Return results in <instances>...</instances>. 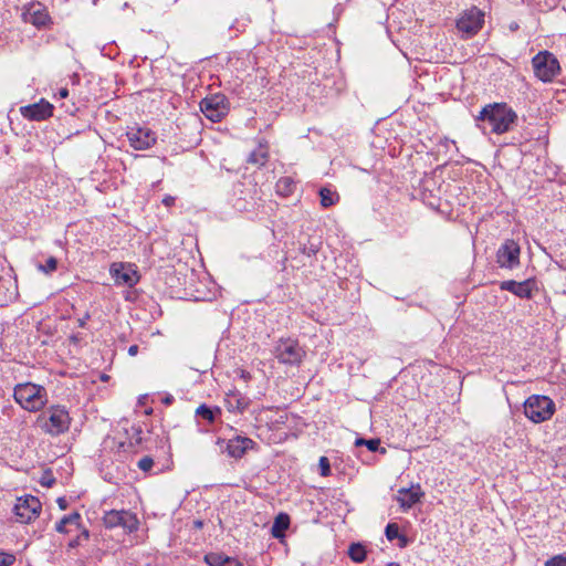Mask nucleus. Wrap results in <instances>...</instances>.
Here are the masks:
<instances>
[{"instance_id": "nucleus-44", "label": "nucleus", "mask_w": 566, "mask_h": 566, "mask_svg": "<svg viewBox=\"0 0 566 566\" xmlns=\"http://www.w3.org/2000/svg\"><path fill=\"white\" fill-rule=\"evenodd\" d=\"M53 482H54V480L49 476H42V479H41V484L46 488H50L53 484Z\"/></svg>"}, {"instance_id": "nucleus-42", "label": "nucleus", "mask_w": 566, "mask_h": 566, "mask_svg": "<svg viewBox=\"0 0 566 566\" xmlns=\"http://www.w3.org/2000/svg\"><path fill=\"white\" fill-rule=\"evenodd\" d=\"M161 202H163V205H164L165 207L170 208V207H172V206L175 205V202H176V198H175L174 196L166 195V196L163 198Z\"/></svg>"}, {"instance_id": "nucleus-4", "label": "nucleus", "mask_w": 566, "mask_h": 566, "mask_svg": "<svg viewBox=\"0 0 566 566\" xmlns=\"http://www.w3.org/2000/svg\"><path fill=\"white\" fill-rule=\"evenodd\" d=\"M535 76L544 82H552L560 72L557 57L549 51H541L532 59Z\"/></svg>"}, {"instance_id": "nucleus-24", "label": "nucleus", "mask_w": 566, "mask_h": 566, "mask_svg": "<svg viewBox=\"0 0 566 566\" xmlns=\"http://www.w3.org/2000/svg\"><path fill=\"white\" fill-rule=\"evenodd\" d=\"M321 206L324 208H329L335 206L339 201L338 192L331 187H322L318 191Z\"/></svg>"}, {"instance_id": "nucleus-36", "label": "nucleus", "mask_w": 566, "mask_h": 566, "mask_svg": "<svg viewBox=\"0 0 566 566\" xmlns=\"http://www.w3.org/2000/svg\"><path fill=\"white\" fill-rule=\"evenodd\" d=\"M275 412L277 415V418L269 420V422L266 424H273V426L284 424L287 421V416H286L285 410H281L277 408L275 410Z\"/></svg>"}, {"instance_id": "nucleus-51", "label": "nucleus", "mask_w": 566, "mask_h": 566, "mask_svg": "<svg viewBox=\"0 0 566 566\" xmlns=\"http://www.w3.org/2000/svg\"><path fill=\"white\" fill-rule=\"evenodd\" d=\"M132 294H133L132 292H127L126 295H125V300L126 301H132L133 300Z\"/></svg>"}, {"instance_id": "nucleus-25", "label": "nucleus", "mask_w": 566, "mask_h": 566, "mask_svg": "<svg viewBox=\"0 0 566 566\" xmlns=\"http://www.w3.org/2000/svg\"><path fill=\"white\" fill-rule=\"evenodd\" d=\"M289 525H290V517L287 514H279L275 520H274V523L272 525V535L273 537L275 538H281L284 536V533L285 531L289 528Z\"/></svg>"}, {"instance_id": "nucleus-16", "label": "nucleus", "mask_w": 566, "mask_h": 566, "mask_svg": "<svg viewBox=\"0 0 566 566\" xmlns=\"http://www.w3.org/2000/svg\"><path fill=\"white\" fill-rule=\"evenodd\" d=\"M20 113L24 118L30 120H44L52 116L53 105L42 98L38 103L22 106Z\"/></svg>"}, {"instance_id": "nucleus-13", "label": "nucleus", "mask_w": 566, "mask_h": 566, "mask_svg": "<svg viewBox=\"0 0 566 566\" xmlns=\"http://www.w3.org/2000/svg\"><path fill=\"white\" fill-rule=\"evenodd\" d=\"M126 135L130 146L137 150L148 149L157 140L156 133L146 127L130 128Z\"/></svg>"}, {"instance_id": "nucleus-21", "label": "nucleus", "mask_w": 566, "mask_h": 566, "mask_svg": "<svg viewBox=\"0 0 566 566\" xmlns=\"http://www.w3.org/2000/svg\"><path fill=\"white\" fill-rule=\"evenodd\" d=\"M297 184H298V181H296L291 176L281 177L276 181L275 191H276L277 196H280L282 198L291 197L295 192V190L297 188Z\"/></svg>"}, {"instance_id": "nucleus-23", "label": "nucleus", "mask_w": 566, "mask_h": 566, "mask_svg": "<svg viewBox=\"0 0 566 566\" xmlns=\"http://www.w3.org/2000/svg\"><path fill=\"white\" fill-rule=\"evenodd\" d=\"M49 415L51 424H67L70 422L69 411L64 406H51Z\"/></svg>"}, {"instance_id": "nucleus-37", "label": "nucleus", "mask_w": 566, "mask_h": 566, "mask_svg": "<svg viewBox=\"0 0 566 566\" xmlns=\"http://www.w3.org/2000/svg\"><path fill=\"white\" fill-rule=\"evenodd\" d=\"M15 560V556L11 553L0 552V566H11Z\"/></svg>"}, {"instance_id": "nucleus-45", "label": "nucleus", "mask_w": 566, "mask_h": 566, "mask_svg": "<svg viewBox=\"0 0 566 566\" xmlns=\"http://www.w3.org/2000/svg\"><path fill=\"white\" fill-rule=\"evenodd\" d=\"M56 503H57V505H59V507H60L61 510H66V507H67V501H66V499H65V497H59V499L56 500Z\"/></svg>"}, {"instance_id": "nucleus-26", "label": "nucleus", "mask_w": 566, "mask_h": 566, "mask_svg": "<svg viewBox=\"0 0 566 566\" xmlns=\"http://www.w3.org/2000/svg\"><path fill=\"white\" fill-rule=\"evenodd\" d=\"M259 430V436L266 440L268 443H280L283 441V436L277 433L279 427H256Z\"/></svg>"}, {"instance_id": "nucleus-48", "label": "nucleus", "mask_w": 566, "mask_h": 566, "mask_svg": "<svg viewBox=\"0 0 566 566\" xmlns=\"http://www.w3.org/2000/svg\"><path fill=\"white\" fill-rule=\"evenodd\" d=\"M138 353V346L137 345H130L128 347V355L129 356H136Z\"/></svg>"}, {"instance_id": "nucleus-6", "label": "nucleus", "mask_w": 566, "mask_h": 566, "mask_svg": "<svg viewBox=\"0 0 566 566\" xmlns=\"http://www.w3.org/2000/svg\"><path fill=\"white\" fill-rule=\"evenodd\" d=\"M233 207L238 211H251L260 199L256 185L252 181L238 182L233 188Z\"/></svg>"}, {"instance_id": "nucleus-7", "label": "nucleus", "mask_w": 566, "mask_h": 566, "mask_svg": "<svg viewBox=\"0 0 566 566\" xmlns=\"http://www.w3.org/2000/svg\"><path fill=\"white\" fill-rule=\"evenodd\" d=\"M103 524L106 528L122 527L126 533L138 530L139 521L135 513L127 510H111L105 512Z\"/></svg>"}, {"instance_id": "nucleus-1", "label": "nucleus", "mask_w": 566, "mask_h": 566, "mask_svg": "<svg viewBox=\"0 0 566 566\" xmlns=\"http://www.w3.org/2000/svg\"><path fill=\"white\" fill-rule=\"evenodd\" d=\"M516 119L515 111L506 103L488 104L475 117L479 128L485 132L489 127L490 132L496 135L507 133Z\"/></svg>"}, {"instance_id": "nucleus-30", "label": "nucleus", "mask_w": 566, "mask_h": 566, "mask_svg": "<svg viewBox=\"0 0 566 566\" xmlns=\"http://www.w3.org/2000/svg\"><path fill=\"white\" fill-rule=\"evenodd\" d=\"M230 557L220 553H209L205 556V562L209 566H226Z\"/></svg>"}, {"instance_id": "nucleus-53", "label": "nucleus", "mask_w": 566, "mask_h": 566, "mask_svg": "<svg viewBox=\"0 0 566 566\" xmlns=\"http://www.w3.org/2000/svg\"><path fill=\"white\" fill-rule=\"evenodd\" d=\"M84 325H85V321L84 319L80 321V326L83 327Z\"/></svg>"}, {"instance_id": "nucleus-12", "label": "nucleus", "mask_w": 566, "mask_h": 566, "mask_svg": "<svg viewBox=\"0 0 566 566\" xmlns=\"http://www.w3.org/2000/svg\"><path fill=\"white\" fill-rule=\"evenodd\" d=\"M520 244L513 239H506L496 251V263L502 269H516L520 265Z\"/></svg>"}, {"instance_id": "nucleus-20", "label": "nucleus", "mask_w": 566, "mask_h": 566, "mask_svg": "<svg viewBox=\"0 0 566 566\" xmlns=\"http://www.w3.org/2000/svg\"><path fill=\"white\" fill-rule=\"evenodd\" d=\"M224 405L231 412H241L248 406V399L238 390H230L226 394Z\"/></svg>"}, {"instance_id": "nucleus-54", "label": "nucleus", "mask_w": 566, "mask_h": 566, "mask_svg": "<svg viewBox=\"0 0 566 566\" xmlns=\"http://www.w3.org/2000/svg\"><path fill=\"white\" fill-rule=\"evenodd\" d=\"M516 28H517V24H515V25H511V29H512V30H515Z\"/></svg>"}, {"instance_id": "nucleus-33", "label": "nucleus", "mask_w": 566, "mask_h": 566, "mask_svg": "<svg viewBox=\"0 0 566 566\" xmlns=\"http://www.w3.org/2000/svg\"><path fill=\"white\" fill-rule=\"evenodd\" d=\"M545 566H566V553L558 554L545 562Z\"/></svg>"}, {"instance_id": "nucleus-27", "label": "nucleus", "mask_w": 566, "mask_h": 566, "mask_svg": "<svg viewBox=\"0 0 566 566\" xmlns=\"http://www.w3.org/2000/svg\"><path fill=\"white\" fill-rule=\"evenodd\" d=\"M268 147L260 144L253 151L250 153L248 163L263 166L268 161Z\"/></svg>"}, {"instance_id": "nucleus-18", "label": "nucleus", "mask_w": 566, "mask_h": 566, "mask_svg": "<svg viewBox=\"0 0 566 566\" xmlns=\"http://www.w3.org/2000/svg\"><path fill=\"white\" fill-rule=\"evenodd\" d=\"M122 431L116 433L119 449L127 451L142 442V430L139 427H120Z\"/></svg>"}, {"instance_id": "nucleus-43", "label": "nucleus", "mask_w": 566, "mask_h": 566, "mask_svg": "<svg viewBox=\"0 0 566 566\" xmlns=\"http://www.w3.org/2000/svg\"><path fill=\"white\" fill-rule=\"evenodd\" d=\"M70 95V92L66 87H61L59 91L54 94L55 98L63 99L66 98Z\"/></svg>"}, {"instance_id": "nucleus-19", "label": "nucleus", "mask_w": 566, "mask_h": 566, "mask_svg": "<svg viewBox=\"0 0 566 566\" xmlns=\"http://www.w3.org/2000/svg\"><path fill=\"white\" fill-rule=\"evenodd\" d=\"M422 495L420 486L416 485L409 489H400L397 492L396 500L403 510H408L419 502Z\"/></svg>"}, {"instance_id": "nucleus-28", "label": "nucleus", "mask_w": 566, "mask_h": 566, "mask_svg": "<svg viewBox=\"0 0 566 566\" xmlns=\"http://www.w3.org/2000/svg\"><path fill=\"white\" fill-rule=\"evenodd\" d=\"M216 412H220L219 408L212 409L211 407L207 405H201L196 410V416L201 418L202 420H207L209 422L214 421V415Z\"/></svg>"}, {"instance_id": "nucleus-50", "label": "nucleus", "mask_w": 566, "mask_h": 566, "mask_svg": "<svg viewBox=\"0 0 566 566\" xmlns=\"http://www.w3.org/2000/svg\"><path fill=\"white\" fill-rule=\"evenodd\" d=\"M49 428H50V430H49L50 433L59 434L64 431L63 430L64 427H49Z\"/></svg>"}, {"instance_id": "nucleus-10", "label": "nucleus", "mask_w": 566, "mask_h": 566, "mask_svg": "<svg viewBox=\"0 0 566 566\" xmlns=\"http://www.w3.org/2000/svg\"><path fill=\"white\" fill-rule=\"evenodd\" d=\"M109 274L115 285L120 286L134 287L140 280L136 265L127 262L112 263Z\"/></svg>"}, {"instance_id": "nucleus-3", "label": "nucleus", "mask_w": 566, "mask_h": 566, "mask_svg": "<svg viewBox=\"0 0 566 566\" xmlns=\"http://www.w3.org/2000/svg\"><path fill=\"white\" fill-rule=\"evenodd\" d=\"M555 412V403L547 396L533 395L524 402V413L533 422L547 421Z\"/></svg>"}, {"instance_id": "nucleus-2", "label": "nucleus", "mask_w": 566, "mask_h": 566, "mask_svg": "<svg viewBox=\"0 0 566 566\" xmlns=\"http://www.w3.org/2000/svg\"><path fill=\"white\" fill-rule=\"evenodd\" d=\"M14 400L28 411H38L48 400L46 389L32 382L19 384L14 387Z\"/></svg>"}, {"instance_id": "nucleus-52", "label": "nucleus", "mask_w": 566, "mask_h": 566, "mask_svg": "<svg viewBox=\"0 0 566 566\" xmlns=\"http://www.w3.org/2000/svg\"><path fill=\"white\" fill-rule=\"evenodd\" d=\"M388 566H400L398 563H389Z\"/></svg>"}, {"instance_id": "nucleus-40", "label": "nucleus", "mask_w": 566, "mask_h": 566, "mask_svg": "<svg viewBox=\"0 0 566 566\" xmlns=\"http://www.w3.org/2000/svg\"><path fill=\"white\" fill-rule=\"evenodd\" d=\"M154 461L150 457H144L138 461V468L145 472L153 468Z\"/></svg>"}, {"instance_id": "nucleus-41", "label": "nucleus", "mask_w": 566, "mask_h": 566, "mask_svg": "<svg viewBox=\"0 0 566 566\" xmlns=\"http://www.w3.org/2000/svg\"><path fill=\"white\" fill-rule=\"evenodd\" d=\"M556 476L562 478L566 480V462H563L560 459L555 465V473Z\"/></svg>"}, {"instance_id": "nucleus-55", "label": "nucleus", "mask_w": 566, "mask_h": 566, "mask_svg": "<svg viewBox=\"0 0 566 566\" xmlns=\"http://www.w3.org/2000/svg\"><path fill=\"white\" fill-rule=\"evenodd\" d=\"M446 143H451V144H454V140H449V139H446Z\"/></svg>"}, {"instance_id": "nucleus-56", "label": "nucleus", "mask_w": 566, "mask_h": 566, "mask_svg": "<svg viewBox=\"0 0 566 566\" xmlns=\"http://www.w3.org/2000/svg\"><path fill=\"white\" fill-rule=\"evenodd\" d=\"M107 378H108V377H107L106 375H103V376H102V379H103V380H106Z\"/></svg>"}, {"instance_id": "nucleus-9", "label": "nucleus", "mask_w": 566, "mask_h": 566, "mask_svg": "<svg viewBox=\"0 0 566 566\" xmlns=\"http://www.w3.org/2000/svg\"><path fill=\"white\" fill-rule=\"evenodd\" d=\"M200 111L213 123L220 122L229 112V103L224 95L212 94L200 102Z\"/></svg>"}, {"instance_id": "nucleus-39", "label": "nucleus", "mask_w": 566, "mask_h": 566, "mask_svg": "<svg viewBox=\"0 0 566 566\" xmlns=\"http://www.w3.org/2000/svg\"><path fill=\"white\" fill-rule=\"evenodd\" d=\"M318 465L322 476H328L331 474L329 461L326 457H321Z\"/></svg>"}, {"instance_id": "nucleus-31", "label": "nucleus", "mask_w": 566, "mask_h": 566, "mask_svg": "<svg viewBox=\"0 0 566 566\" xmlns=\"http://www.w3.org/2000/svg\"><path fill=\"white\" fill-rule=\"evenodd\" d=\"M36 269L46 274V275H50L52 274L53 272L56 271L57 269V260L56 258L54 256H50L45 260V263H38L36 264Z\"/></svg>"}, {"instance_id": "nucleus-15", "label": "nucleus", "mask_w": 566, "mask_h": 566, "mask_svg": "<svg viewBox=\"0 0 566 566\" xmlns=\"http://www.w3.org/2000/svg\"><path fill=\"white\" fill-rule=\"evenodd\" d=\"M535 281L532 279L524 280L522 282H517L514 280L503 281L500 284V289L502 291H507L514 294L520 298L530 300L533 297V292L535 290Z\"/></svg>"}, {"instance_id": "nucleus-29", "label": "nucleus", "mask_w": 566, "mask_h": 566, "mask_svg": "<svg viewBox=\"0 0 566 566\" xmlns=\"http://www.w3.org/2000/svg\"><path fill=\"white\" fill-rule=\"evenodd\" d=\"M350 559L355 563H363L366 558V549L360 544H352L348 549Z\"/></svg>"}, {"instance_id": "nucleus-11", "label": "nucleus", "mask_w": 566, "mask_h": 566, "mask_svg": "<svg viewBox=\"0 0 566 566\" xmlns=\"http://www.w3.org/2000/svg\"><path fill=\"white\" fill-rule=\"evenodd\" d=\"M41 509L42 505L38 497L25 495L18 497L13 513L18 522L30 523L40 515Z\"/></svg>"}, {"instance_id": "nucleus-49", "label": "nucleus", "mask_w": 566, "mask_h": 566, "mask_svg": "<svg viewBox=\"0 0 566 566\" xmlns=\"http://www.w3.org/2000/svg\"><path fill=\"white\" fill-rule=\"evenodd\" d=\"M175 400L174 396L170 395V394H167L164 398H163V402L165 405H171L172 401Z\"/></svg>"}, {"instance_id": "nucleus-34", "label": "nucleus", "mask_w": 566, "mask_h": 566, "mask_svg": "<svg viewBox=\"0 0 566 566\" xmlns=\"http://www.w3.org/2000/svg\"><path fill=\"white\" fill-rule=\"evenodd\" d=\"M355 444L356 446L365 444L370 451H376L379 447V440H377V439L365 440V439L358 438V439H356Z\"/></svg>"}, {"instance_id": "nucleus-47", "label": "nucleus", "mask_w": 566, "mask_h": 566, "mask_svg": "<svg viewBox=\"0 0 566 566\" xmlns=\"http://www.w3.org/2000/svg\"><path fill=\"white\" fill-rule=\"evenodd\" d=\"M240 377L244 380V381H249L251 379V374L244 369H241L240 370Z\"/></svg>"}, {"instance_id": "nucleus-46", "label": "nucleus", "mask_w": 566, "mask_h": 566, "mask_svg": "<svg viewBox=\"0 0 566 566\" xmlns=\"http://www.w3.org/2000/svg\"><path fill=\"white\" fill-rule=\"evenodd\" d=\"M226 566H243V564L241 562H239L238 559L230 557L228 559V562L226 563Z\"/></svg>"}, {"instance_id": "nucleus-35", "label": "nucleus", "mask_w": 566, "mask_h": 566, "mask_svg": "<svg viewBox=\"0 0 566 566\" xmlns=\"http://www.w3.org/2000/svg\"><path fill=\"white\" fill-rule=\"evenodd\" d=\"M90 537V532L86 530V528H83L80 533V535H77L74 539H71L70 543H69V547L70 548H75L77 546L81 545V541L82 539H88Z\"/></svg>"}, {"instance_id": "nucleus-5", "label": "nucleus", "mask_w": 566, "mask_h": 566, "mask_svg": "<svg viewBox=\"0 0 566 566\" xmlns=\"http://www.w3.org/2000/svg\"><path fill=\"white\" fill-rule=\"evenodd\" d=\"M305 355L304 348L292 338L280 339L274 347L275 358L284 365L298 366Z\"/></svg>"}, {"instance_id": "nucleus-22", "label": "nucleus", "mask_w": 566, "mask_h": 566, "mask_svg": "<svg viewBox=\"0 0 566 566\" xmlns=\"http://www.w3.org/2000/svg\"><path fill=\"white\" fill-rule=\"evenodd\" d=\"M81 515L76 512L65 515L56 523L55 530L59 533H70L80 530Z\"/></svg>"}, {"instance_id": "nucleus-14", "label": "nucleus", "mask_w": 566, "mask_h": 566, "mask_svg": "<svg viewBox=\"0 0 566 566\" xmlns=\"http://www.w3.org/2000/svg\"><path fill=\"white\" fill-rule=\"evenodd\" d=\"M217 444L222 453H227L231 458H241L245 451L252 448L253 441L244 437H235L233 439L218 440Z\"/></svg>"}, {"instance_id": "nucleus-38", "label": "nucleus", "mask_w": 566, "mask_h": 566, "mask_svg": "<svg viewBox=\"0 0 566 566\" xmlns=\"http://www.w3.org/2000/svg\"><path fill=\"white\" fill-rule=\"evenodd\" d=\"M386 536L389 541H394L399 537V527L397 524H388L386 527Z\"/></svg>"}, {"instance_id": "nucleus-17", "label": "nucleus", "mask_w": 566, "mask_h": 566, "mask_svg": "<svg viewBox=\"0 0 566 566\" xmlns=\"http://www.w3.org/2000/svg\"><path fill=\"white\" fill-rule=\"evenodd\" d=\"M22 17L27 23H31L38 29L46 27L51 21L46 9L40 3H32L24 8Z\"/></svg>"}, {"instance_id": "nucleus-8", "label": "nucleus", "mask_w": 566, "mask_h": 566, "mask_svg": "<svg viewBox=\"0 0 566 566\" xmlns=\"http://www.w3.org/2000/svg\"><path fill=\"white\" fill-rule=\"evenodd\" d=\"M484 23V13L476 7L464 11L457 20V29L463 39L475 35Z\"/></svg>"}, {"instance_id": "nucleus-32", "label": "nucleus", "mask_w": 566, "mask_h": 566, "mask_svg": "<svg viewBox=\"0 0 566 566\" xmlns=\"http://www.w3.org/2000/svg\"><path fill=\"white\" fill-rule=\"evenodd\" d=\"M149 396L143 395L138 398L135 412L143 415H150L153 412V408L148 406Z\"/></svg>"}]
</instances>
